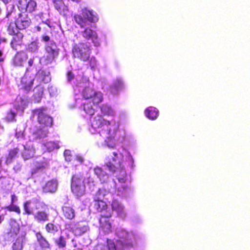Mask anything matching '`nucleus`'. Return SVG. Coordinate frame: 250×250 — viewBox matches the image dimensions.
<instances>
[{"mask_svg": "<svg viewBox=\"0 0 250 250\" xmlns=\"http://www.w3.org/2000/svg\"><path fill=\"white\" fill-rule=\"evenodd\" d=\"M67 81L73 86L76 106L83 110L90 116L89 131L92 134H99L104 139L103 145L110 148L116 146L118 141L122 142L124 138H118L119 124L114 119L110 121L104 119L99 113L94 114L99 109V104L103 101V94L93 88V84L87 77L81 75L75 76L68 71L67 73Z\"/></svg>", "mask_w": 250, "mask_h": 250, "instance_id": "nucleus-1", "label": "nucleus"}, {"mask_svg": "<svg viewBox=\"0 0 250 250\" xmlns=\"http://www.w3.org/2000/svg\"><path fill=\"white\" fill-rule=\"evenodd\" d=\"M105 166L114 174L118 183L114 180L109 181L108 184L111 188H108V185L106 186L109 191L100 188L94 196V201H107L110 202L114 194L122 198L128 196L132 191L125 185L129 178L125 168L134 167V160L130 153L123 147L113 151L111 158L105 159Z\"/></svg>", "mask_w": 250, "mask_h": 250, "instance_id": "nucleus-2", "label": "nucleus"}, {"mask_svg": "<svg viewBox=\"0 0 250 250\" xmlns=\"http://www.w3.org/2000/svg\"><path fill=\"white\" fill-rule=\"evenodd\" d=\"M79 13L75 14L73 18L81 28L80 34L86 40H91L94 46H100L101 40L98 38L96 31L92 29V25L91 24L98 21V14L93 10L88 7L82 8Z\"/></svg>", "mask_w": 250, "mask_h": 250, "instance_id": "nucleus-3", "label": "nucleus"}, {"mask_svg": "<svg viewBox=\"0 0 250 250\" xmlns=\"http://www.w3.org/2000/svg\"><path fill=\"white\" fill-rule=\"evenodd\" d=\"M106 201H94L95 208L101 212V218L99 220L100 232L104 234H108L111 231V223L110 218L112 216V211L107 208Z\"/></svg>", "mask_w": 250, "mask_h": 250, "instance_id": "nucleus-4", "label": "nucleus"}, {"mask_svg": "<svg viewBox=\"0 0 250 250\" xmlns=\"http://www.w3.org/2000/svg\"><path fill=\"white\" fill-rule=\"evenodd\" d=\"M20 152L24 160H28L33 157L35 154V149L32 145L27 144L19 145L18 146L11 150L7 156L4 158L5 164L7 165L11 164L13 160L17 157L18 153Z\"/></svg>", "mask_w": 250, "mask_h": 250, "instance_id": "nucleus-5", "label": "nucleus"}, {"mask_svg": "<svg viewBox=\"0 0 250 250\" xmlns=\"http://www.w3.org/2000/svg\"><path fill=\"white\" fill-rule=\"evenodd\" d=\"M72 53L74 57L84 62L87 61L91 53L90 43L85 42L75 44L73 47Z\"/></svg>", "mask_w": 250, "mask_h": 250, "instance_id": "nucleus-6", "label": "nucleus"}, {"mask_svg": "<svg viewBox=\"0 0 250 250\" xmlns=\"http://www.w3.org/2000/svg\"><path fill=\"white\" fill-rule=\"evenodd\" d=\"M71 188L72 192L77 198L83 196L85 192L83 177L80 174L74 175L71 179Z\"/></svg>", "mask_w": 250, "mask_h": 250, "instance_id": "nucleus-7", "label": "nucleus"}, {"mask_svg": "<svg viewBox=\"0 0 250 250\" xmlns=\"http://www.w3.org/2000/svg\"><path fill=\"white\" fill-rule=\"evenodd\" d=\"M36 77V71L31 68H27L24 75L21 78L20 83L18 86L20 89L26 92L30 91L33 87Z\"/></svg>", "mask_w": 250, "mask_h": 250, "instance_id": "nucleus-8", "label": "nucleus"}, {"mask_svg": "<svg viewBox=\"0 0 250 250\" xmlns=\"http://www.w3.org/2000/svg\"><path fill=\"white\" fill-rule=\"evenodd\" d=\"M65 229L71 231L76 236H81L89 230L88 226L83 223L67 222L64 225Z\"/></svg>", "mask_w": 250, "mask_h": 250, "instance_id": "nucleus-9", "label": "nucleus"}, {"mask_svg": "<svg viewBox=\"0 0 250 250\" xmlns=\"http://www.w3.org/2000/svg\"><path fill=\"white\" fill-rule=\"evenodd\" d=\"M33 116L37 117L39 123L44 125L45 127L51 126L53 123L52 118L46 113V108H40L34 110L33 112Z\"/></svg>", "mask_w": 250, "mask_h": 250, "instance_id": "nucleus-10", "label": "nucleus"}, {"mask_svg": "<svg viewBox=\"0 0 250 250\" xmlns=\"http://www.w3.org/2000/svg\"><path fill=\"white\" fill-rule=\"evenodd\" d=\"M43 203L37 199H32L26 201L23 204V214L32 215L35 214L36 212L42 207Z\"/></svg>", "mask_w": 250, "mask_h": 250, "instance_id": "nucleus-11", "label": "nucleus"}, {"mask_svg": "<svg viewBox=\"0 0 250 250\" xmlns=\"http://www.w3.org/2000/svg\"><path fill=\"white\" fill-rule=\"evenodd\" d=\"M42 206L33 215L34 220L39 223H43L49 220L50 212L48 205L43 203Z\"/></svg>", "mask_w": 250, "mask_h": 250, "instance_id": "nucleus-12", "label": "nucleus"}, {"mask_svg": "<svg viewBox=\"0 0 250 250\" xmlns=\"http://www.w3.org/2000/svg\"><path fill=\"white\" fill-rule=\"evenodd\" d=\"M112 199L113 200L111 203L112 212L115 211L118 217L122 219L125 218L126 213L124 205L114 197Z\"/></svg>", "mask_w": 250, "mask_h": 250, "instance_id": "nucleus-13", "label": "nucleus"}, {"mask_svg": "<svg viewBox=\"0 0 250 250\" xmlns=\"http://www.w3.org/2000/svg\"><path fill=\"white\" fill-rule=\"evenodd\" d=\"M17 26L20 30L27 28L30 23V20L26 14H19V18L16 20Z\"/></svg>", "mask_w": 250, "mask_h": 250, "instance_id": "nucleus-14", "label": "nucleus"}, {"mask_svg": "<svg viewBox=\"0 0 250 250\" xmlns=\"http://www.w3.org/2000/svg\"><path fill=\"white\" fill-rule=\"evenodd\" d=\"M27 59V56L24 52H18L13 59V64L16 66H22Z\"/></svg>", "mask_w": 250, "mask_h": 250, "instance_id": "nucleus-15", "label": "nucleus"}, {"mask_svg": "<svg viewBox=\"0 0 250 250\" xmlns=\"http://www.w3.org/2000/svg\"><path fill=\"white\" fill-rule=\"evenodd\" d=\"M124 86V82L120 77H117L110 87V92L113 94H116L118 91L123 89Z\"/></svg>", "mask_w": 250, "mask_h": 250, "instance_id": "nucleus-16", "label": "nucleus"}, {"mask_svg": "<svg viewBox=\"0 0 250 250\" xmlns=\"http://www.w3.org/2000/svg\"><path fill=\"white\" fill-rule=\"evenodd\" d=\"M25 234L23 231L19 234L16 242L13 244V250H22L23 245L25 242Z\"/></svg>", "mask_w": 250, "mask_h": 250, "instance_id": "nucleus-17", "label": "nucleus"}, {"mask_svg": "<svg viewBox=\"0 0 250 250\" xmlns=\"http://www.w3.org/2000/svg\"><path fill=\"white\" fill-rule=\"evenodd\" d=\"M57 181L56 180L53 179L48 181L44 186L43 187V191L46 193H54L57 190Z\"/></svg>", "mask_w": 250, "mask_h": 250, "instance_id": "nucleus-18", "label": "nucleus"}, {"mask_svg": "<svg viewBox=\"0 0 250 250\" xmlns=\"http://www.w3.org/2000/svg\"><path fill=\"white\" fill-rule=\"evenodd\" d=\"M10 230L8 234L11 237L14 236H19L20 232V225L14 219H11L9 222Z\"/></svg>", "mask_w": 250, "mask_h": 250, "instance_id": "nucleus-19", "label": "nucleus"}, {"mask_svg": "<svg viewBox=\"0 0 250 250\" xmlns=\"http://www.w3.org/2000/svg\"><path fill=\"white\" fill-rule=\"evenodd\" d=\"M94 174L102 183H106L109 180L108 175L103 170L102 168L97 167L94 169Z\"/></svg>", "mask_w": 250, "mask_h": 250, "instance_id": "nucleus-20", "label": "nucleus"}, {"mask_svg": "<svg viewBox=\"0 0 250 250\" xmlns=\"http://www.w3.org/2000/svg\"><path fill=\"white\" fill-rule=\"evenodd\" d=\"M45 53L58 57L59 49L54 42H50L47 43L45 47Z\"/></svg>", "mask_w": 250, "mask_h": 250, "instance_id": "nucleus-21", "label": "nucleus"}, {"mask_svg": "<svg viewBox=\"0 0 250 250\" xmlns=\"http://www.w3.org/2000/svg\"><path fill=\"white\" fill-rule=\"evenodd\" d=\"M62 215L65 219L72 220L75 217V210L71 207L63 206L62 208Z\"/></svg>", "mask_w": 250, "mask_h": 250, "instance_id": "nucleus-22", "label": "nucleus"}, {"mask_svg": "<svg viewBox=\"0 0 250 250\" xmlns=\"http://www.w3.org/2000/svg\"><path fill=\"white\" fill-rule=\"evenodd\" d=\"M48 133L46 127H43L42 128L37 129L33 132L32 137L33 139L41 140L47 136Z\"/></svg>", "mask_w": 250, "mask_h": 250, "instance_id": "nucleus-23", "label": "nucleus"}, {"mask_svg": "<svg viewBox=\"0 0 250 250\" xmlns=\"http://www.w3.org/2000/svg\"><path fill=\"white\" fill-rule=\"evenodd\" d=\"M145 113L147 118L151 120L156 119L159 115V111L153 106H150L146 108Z\"/></svg>", "mask_w": 250, "mask_h": 250, "instance_id": "nucleus-24", "label": "nucleus"}, {"mask_svg": "<svg viewBox=\"0 0 250 250\" xmlns=\"http://www.w3.org/2000/svg\"><path fill=\"white\" fill-rule=\"evenodd\" d=\"M13 39L11 42V46L14 49H17L16 45L20 44L23 37V34L19 31L13 34Z\"/></svg>", "mask_w": 250, "mask_h": 250, "instance_id": "nucleus-25", "label": "nucleus"}, {"mask_svg": "<svg viewBox=\"0 0 250 250\" xmlns=\"http://www.w3.org/2000/svg\"><path fill=\"white\" fill-rule=\"evenodd\" d=\"M36 75L39 77L40 81L44 83H47L51 80L50 73L46 70H41L37 73L36 72Z\"/></svg>", "mask_w": 250, "mask_h": 250, "instance_id": "nucleus-26", "label": "nucleus"}, {"mask_svg": "<svg viewBox=\"0 0 250 250\" xmlns=\"http://www.w3.org/2000/svg\"><path fill=\"white\" fill-rule=\"evenodd\" d=\"M39 49V42L37 40L32 41L26 47V49L28 52L33 53H37Z\"/></svg>", "mask_w": 250, "mask_h": 250, "instance_id": "nucleus-27", "label": "nucleus"}, {"mask_svg": "<svg viewBox=\"0 0 250 250\" xmlns=\"http://www.w3.org/2000/svg\"><path fill=\"white\" fill-rule=\"evenodd\" d=\"M54 3L55 9H57L60 14H65V12L67 10V8L62 0H56Z\"/></svg>", "mask_w": 250, "mask_h": 250, "instance_id": "nucleus-28", "label": "nucleus"}, {"mask_svg": "<svg viewBox=\"0 0 250 250\" xmlns=\"http://www.w3.org/2000/svg\"><path fill=\"white\" fill-rule=\"evenodd\" d=\"M57 57L45 53L44 56L40 59V62L43 65H48L51 63Z\"/></svg>", "mask_w": 250, "mask_h": 250, "instance_id": "nucleus-29", "label": "nucleus"}, {"mask_svg": "<svg viewBox=\"0 0 250 250\" xmlns=\"http://www.w3.org/2000/svg\"><path fill=\"white\" fill-rule=\"evenodd\" d=\"M83 181L84 185L86 184L89 188L91 190L94 189V188L97 183V182L94 179V178L88 174H87L85 177H83Z\"/></svg>", "mask_w": 250, "mask_h": 250, "instance_id": "nucleus-30", "label": "nucleus"}, {"mask_svg": "<svg viewBox=\"0 0 250 250\" xmlns=\"http://www.w3.org/2000/svg\"><path fill=\"white\" fill-rule=\"evenodd\" d=\"M43 146L46 148L48 151L51 152L55 149H58L60 147L59 142L49 141L46 143H43Z\"/></svg>", "mask_w": 250, "mask_h": 250, "instance_id": "nucleus-31", "label": "nucleus"}, {"mask_svg": "<svg viewBox=\"0 0 250 250\" xmlns=\"http://www.w3.org/2000/svg\"><path fill=\"white\" fill-rule=\"evenodd\" d=\"M37 241L40 246L42 248H47L49 247V244L45 238L42 235L40 232L36 234Z\"/></svg>", "mask_w": 250, "mask_h": 250, "instance_id": "nucleus-32", "label": "nucleus"}, {"mask_svg": "<svg viewBox=\"0 0 250 250\" xmlns=\"http://www.w3.org/2000/svg\"><path fill=\"white\" fill-rule=\"evenodd\" d=\"M34 97L35 101L37 103L40 102L42 97L43 89L41 86H37L34 89Z\"/></svg>", "mask_w": 250, "mask_h": 250, "instance_id": "nucleus-33", "label": "nucleus"}, {"mask_svg": "<svg viewBox=\"0 0 250 250\" xmlns=\"http://www.w3.org/2000/svg\"><path fill=\"white\" fill-rule=\"evenodd\" d=\"M101 111L104 115L113 116L115 114L113 109L107 104H102L101 106Z\"/></svg>", "mask_w": 250, "mask_h": 250, "instance_id": "nucleus-34", "label": "nucleus"}, {"mask_svg": "<svg viewBox=\"0 0 250 250\" xmlns=\"http://www.w3.org/2000/svg\"><path fill=\"white\" fill-rule=\"evenodd\" d=\"M19 101L21 102V103L18 105L16 104L15 106L16 107V108L18 110L21 111V112H22L24 109L27 106L28 102L25 99V97H24V98H22L21 97L18 98L17 99V102H19Z\"/></svg>", "mask_w": 250, "mask_h": 250, "instance_id": "nucleus-35", "label": "nucleus"}, {"mask_svg": "<svg viewBox=\"0 0 250 250\" xmlns=\"http://www.w3.org/2000/svg\"><path fill=\"white\" fill-rule=\"evenodd\" d=\"M46 231L49 233L55 234L59 230L58 226L53 223H49L45 226Z\"/></svg>", "mask_w": 250, "mask_h": 250, "instance_id": "nucleus-36", "label": "nucleus"}, {"mask_svg": "<svg viewBox=\"0 0 250 250\" xmlns=\"http://www.w3.org/2000/svg\"><path fill=\"white\" fill-rule=\"evenodd\" d=\"M84 161L83 158L79 154H76L73 157V160L71 161L73 166L76 167L77 166L83 164Z\"/></svg>", "mask_w": 250, "mask_h": 250, "instance_id": "nucleus-37", "label": "nucleus"}, {"mask_svg": "<svg viewBox=\"0 0 250 250\" xmlns=\"http://www.w3.org/2000/svg\"><path fill=\"white\" fill-rule=\"evenodd\" d=\"M19 28L17 26L16 21L9 23L7 27V32L9 34L13 35L19 31Z\"/></svg>", "mask_w": 250, "mask_h": 250, "instance_id": "nucleus-38", "label": "nucleus"}, {"mask_svg": "<svg viewBox=\"0 0 250 250\" xmlns=\"http://www.w3.org/2000/svg\"><path fill=\"white\" fill-rule=\"evenodd\" d=\"M37 7L36 2L34 0H28L26 11L29 13L35 11Z\"/></svg>", "mask_w": 250, "mask_h": 250, "instance_id": "nucleus-39", "label": "nucleus"}, {"mask_svg": "<svg viewBox=\"0 0 250 250\" xmlns=\"http://www.w3.org/2000/svg\"><path fill=\"white\" fill-rule=\"evenodd\" d=\"M54 241L59 248H63L66 246L65 239L63 236H60L59 238H55Z\"/></svg>", "mask_w": 250, "mask_h": 250, "instance_id": "nucleus-40", "label": "nucleus"}, {"mask_svg": "<svg viewBox=\"0 0 250 250\" xmlns=\"http://www.w3.org/2000/svg\"><path fill=\"white\" fill-rule=\"evenodd\" d=\"M2 208L6 209L10 211H14L18 214L21 213V209L20 208L14 204H10L8 206H6Z\"/></svg>", "mask_w": 250, "mask_h": 250, "instance_id": "nucleus-41", "label": "nucleus"}, {"mask_svg": "<svg viewBox=\"0 0 250 250\" xmlns=\"http://www.w3.org/2000/svg\"><path fill=\"white\" fill-rule=\"evenodd\" d=\"M28 0H18V7L21 12L26 11V7L27 6Z\"/></svg>", "mask_w": 250, "mask_h": 250, "instance_id": "nucleus-42", "label": "nucleus"}, {"mask_svg": "<svg viewBox=\"0 0 250 250\" xmlns=\"http://www.w3.org/2000/svg\"><path fill=\"white\" fill-rule=\"evenodd\" d=\"M64 156L65 158V160L66 161L70 162L73 160V157L74 155H72L71 154V152L69 150H65L64 152Z\"/></svg>", "mask_w": 250, "mask_h": 250, "instance_id": "nucleus-43", "label": "nucleus"}, {"mask_svg": "<svg viewBox=\"0 0 250 250\" xmlns=\"http://www.w3.org/2000/svg\"><path fill=\"white\" fill-rule=\"evenodd\" d=\"M15 9V6L13 4H9L7 6L6 18H9L12 14Z\"/></svg>", "mask_w": 250, "mask_h": 250, "instance_id": "nucleus-44", "label": "nucleus"}, {"mask_svg": "<svg viewBox=\"0 0 250 250\" xmlns=\"http://www.w3.org/2000/svg\"><path fill=\"white\" fill-rule=\"evenodd\" d=\"M90 66L92 70H95L97 66V61L95 58L92 57L89 62Z\"/></svg>", "mask_w": 250, "mask_h": 250, "instance_id": "nucleus-45", "label": "nucleus"}, {"mask_svg": "<svg viewBox=\"0 0 250 250\" xmlns=\"http://www.w3.org/2000/svg\"><path fill=\"white\" fill-rule=\"evenodd\" d=\"M16 116V113L14 111H10L9 113L7 114L6 118L8 121H14Z\"/></svg>", "mask_w": 250, "mask_h": 250, "instance_id": "nucleus-46", "label": "nucleus"}, {"mask_svg": "<svg viewBox=\"0 0 250 250\" xmlns=\"http://www.w3.org/2000/svg\"><path fill=\"white\" fill-rule=\"evenodd\" d=\"M48 91L51 96H54L57 93L56 88L53 86H50L48 87Z\"/></svg>", "mask_w": 250, "mask_h": 250, "instance_id": "nucleus-47", "label": "nucleus"}, {"mask_svg": "<svg viewBox=\"0 0 250 250\" xmlns=\"http://www.w3.org/2000/svg\"><path fill=\"white\" fill-rule=\"evenodd\" d=\"M16 137L17 139H22L23 138V132L22 130H20L19 131L18 130H16Z\"/></svg>", "mask_w": 250, "mask_h": 250, "instance_id": "nucleus-48", "label": "nucleus"}, {"mask_svg": "<svg viewBox=\"0 0 250 250\" xmlns=\"http://www.w3.org/2000/svg\"><path fill=\"white\" fill-rule=\"evenodd\" d=\"M42 22H43L45 24H47L50 27H52V23L51 22V21L50 20L47 19L45 21H43V18H42Z\"/></svg>", "mask_w": 250, "mask_h": 250, "instance_id": "nucleus-49", "label": "nucleus"}, {"mask_svg": "<svg viewBox=\"0 0 250 250\" xmlns=\"http://www.w3.org/2000/svg\"><path fill=\"white\" fill-rule=\"evenodd\" d=\"M42 41L48 43L50 42V38L48 36H43L42 37Z\"/></svg>", "mask_w": 250, "mask_h": 250, "instance_id": "nucleus-50", "label": "nucleus"}, {"mask_svg": "<svg viewBox=\"0 0 250 250\" xmlns=\"http://www.w3.org/2000/svg\"><path fill=\"white\" fill-rule=\"evenodd\" d=\"M18 200L17 197L15 194H12L11 195V204H14L15 202H16Z\"/></svg>", "mask_w": 250, "mask_h": 250, "instance_id": "nucleus-51", "label": "nucleus"}, {"mask_svg": "<svg viewBox=\"0 0 250 250\" xmlns=\"http://www.w3.org/2000/svg\"><path fill=\"white\" fill-rule=\"evenodd\" d=\"M34 63V59H30L28 61V63L30 67H31L33 65Z\"/></svg>", "mask_w": 250, "mask_h": 250, "instance_id": "nucleus-52", "label": "nucleus"}, {"mask_svg": "<svg viewBox=\"0 0 250 250\" xmlns=\"http://www.w3.org/2000/svg\"><path fill=\"white\" fill-rule=\"evenodd\" d=\"M2 52L1 50H0V62H3L4 61V59L2 58Z\"/></svg>", "mask_w": 250, "mask_h": 250, "instance_id": "nucleus-53", "label": "nucleus"}, {"mask_svg": "<svg viewBox=\"0 0 250 250\" xmlns=\"http://www.w3.org/2000/svg\"><path fill=\"white\" fill-rule=\"evenodd\" d=\"M4 215H0V224L2 222V221L4 220Z\"/></svg>", "mask_w": 250, "mask_h": 250, "instance_id": "nucleus-54", "label": "nucleus"}, {"mask_svg": "<svg viewBox=\"0 0 250 250\" xmlns=\"http://www.w3.org/2000/svg\"><path fill=\"white\" fill-rule=\"evenodd\" d=\"M5 4L8 3L10 0H1Z\"/></svg>", "mask_w": 250, "mask_h": 250, "instance_id": "nucleus-55", "label": "nucleus"}, {"mask_svg": "<svg viewBox=\"0 0 250 250\" xmlns=\"http://www.w3.org/2000/svg\"><path fill=\"white\" fill-rule=\"evenodd\" d=\"M72 242L73 243V245H74V247H76V243L75 242L74 240V239H72Z\"/></svg>", "mask_w": 250, "mask_h": 250, "instance_id": "nucleus-56", "label": "nucleus"}, {"mask_svg": "<svg viewBox=\"0 0 250 250\" xmlns=\"http://www.w3.org/2000/svg\"><path fill=\"white\" fill-rule=\"evenodd\" d=\"M36 28H37V31H41V27L37 26Z\"/></svg>", "mask_w": 250, "mask_h": 250, "instance_id": "nucleus-57", "label": "nucleus"}, {"mask_svg": "<svg viewBox=\"0 0 250 250\" xmlns=\"http://www.w3.org/2000/svg\"><path fill=\"white\" fill-rule=\"evenodd\" d=\"M73 250H82L81 249H80V248H77V249H75Z\"/></svg>", "mask_w": 250, "mask_h": 250, "instance_id": "nucleus-58", "label": "nucleus"}, {"mask_svg": "<svg viewBox=\"0 0 250 250\" xmlns=\"http://www.w3.org/2000/svg\"><path fill=\"white\" fill-rule=\"evenodd\" d=\"M1 161H2L1 159H0V167L1 166Z\"/></svg>", "mask_w": 250, "mask_h": 250, "instance_id": "nucleus-59", "label": "nucleus"}, {"mask_svg": "<svg viewBox=\"0 0 250 250\" xmlns=\"http://www.w3.org/2000/svg\"><path fill=\"white\" fill-rule=\"evenodd\" d=\"M42 167H43V166H42V167H38L37 168H38V169H41Z\"/></svg>", "mask_w": 250, "mask_h": 250, "instance_id": "nucleus-60", "label": "nucleus"}]
</instances>
